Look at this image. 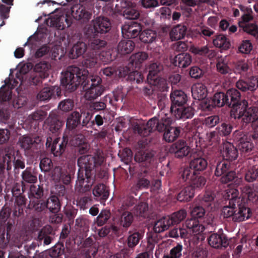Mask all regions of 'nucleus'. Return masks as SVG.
Returning <instances> with one entry per match:
<instances>
[{
	"label": "nucleus",
	"mask_w": 258,
	"mask_h": 258,
	"mask_svg": "<svg viewBox=\"0 0 258 258\" xmlns=\"http://www.w3.org/2000/svg\"><path fill=\"white\" fill-rule=\"evenodd\" d=\"M153 155L151 153L142 151H138L135 155V160L139 163L150 162Z\"/></svg>",
	"instance_id": "obj_64"
},
{
	"label": "nucleus",
	"mask_w": 258,
	"mask_h": 258,
	"mask_svg": "<svg viewBox=\"0 0 258 258\" xmlns=\"http://www.w3.org/2000/svg\"><path fill=\"white\" fill-rule=\"evenodd\" d=\"M13 165V155L11 154H6L4 157L3 161L0 163V173H4L6 169L8 171L12 169Z\"/></svg>",
	"instance_id": "obj_59"
},
{
	"label": "nucleus",
	"mask_w": 258,
	"mask_h": 258,
	"mask_svg": "<svg viewBox=\"0 0 258 258\" xmlns=\"http://www.w3.org/2000/svg\"><path fill=\"white\" fill-rule=\"evenodd\" d=\"M225 200L228 201L221 210V215L224 218L229 219L233 221L234 214L236 210V204L238 203L239 200V192L235 188L227 190L223 196Z\"/></svg>",
	"instance_id": "obj_6"
},
{
	"label": "nucleus",
	"mask_w": 258,
	"mask_h": 258,
	"mask_svg": "<svg viewBox=\"0 0 258 258\" xmlns=\"http://www.w3.org/2000/svg\"><path fill=\"white\" fill-rule=\"evenodd\" d=\"M236 87L242 92L254 91L258 87V76L246 80L240 79L236 82Z\"/></svg>",
	"instance_id": "obj_30"
},
{
	"label": "nucleus",
	"mask_w": 258,
	"mask_h": 258,
	"mask_svg": "<svg viewBox=\"0 0 258 258\" xmlns=\"http://www.w3.org/2000/svg\"><path fill=\"white\" fill-rule=\"evenodd\" d=\"M70 141L73 146L76 147V151L82 155L87 153L89 149V145L85 142L82 134L70 137Z\"/></svg>",
	"instance_id": "obj_32"
},
{
	"label": "nucleus",
	"mask_w": 258,
	"mask_h": 258,
	"mask_svg": "<svg viewBox=\"0 0 258 258\" xmlns=\"http://www.w3.org/2000/svg\"><path fill=\"white\" fill-rule=\"evenodd\" d=\"M191 60V56L189 53H181L171 59V62L174 66L184 68L190 65Z\"/></svg>",
	"instance_id": "obj_37"
},
{
	"label": "nucleus",
	"mask_w": 258,
	"mask_h": 258,
	"mask_svg": "<svg viewBox=\"0 0 258 258\" xmlns=\"http://www.w3.org/2000/svg\"><path fill=\"white\" fill-rule=\"evenodd\" d=\"M171 101L170 112L173 113L176 108L187 105L188 97L185 92L181 90H175L170 95Z\"/></svg>",
	"instance_id": "obj_24"
},
{
	"label": "nucleus",
	"mask_w": 258,
	"mask_h": 258,
	"mask_svg": "<svg viewBox=\"0 0 258 258\" xmlns=\"http://www.w3.org/2000/svg\"><path fill=\"white\" fill-rule=\"evenodd\" d=\"M238 154L237 149L232 144L227 142L224 145L222 152L223 160L230 163L237 158Z\"/></svg>",
	"instance_id": "obj_36"
},
{
	"label": "nucleus",
	"mask_w": 258,
	"mask_h": 258,
	"mask_svg": "<svg viewBox=\"0 0 258 258\" xmlns=\"http://www.w3.org/2000/svg\"><path fill=\"white\" fill-rule=\"evenodd\" d=\"M45 200L39 198H30L28 209L36 214L40 215L46 213Z\"/></svg>",
	"instance_id": "obj_35"
},
{
	"label": "nucleus",
	"mask_w": 258,
	"mask_h": 258,
	"mask_svg": "<svg viewBox=\"0 0 258 258\" xmlns=\"http://www.w3.org/2000/svg\"><path fill=\"white\" fill-rule=\"evenodd\" d=\"M46 212L58 213L61 209V203L57 196L52 195L45 200Z\"/></svg>",
	"instance_id": "obj_43"
},
{
	"label": "nucleus",
	"mask_w": 258,
	"mask_h": 258,
	"mask_svg": "<svg viewBox=\"0 0 258 258\" xmlns=\"http://www.w3.org/2000/svg\"><path fill=\"white\" fill-rule=\"evenodd\" d=\"M87 44L83 41H78L74 44L69 52V57L71 59H76L82 55L86 51Z\"/></svg>",
	"instance_id": "obj_41"
},
{
	"label": "nucleus",
	"mask_w": 258,
	"mask_h": 258,
	"mask_svg": "<svg viewBox=\"0 0 258 258\" xmlns=\"http://www.w3.org/2000/svg\"><path fill=\"white\" fill-rule=\"evenodd\" d=\"M140 22H132L130 24L124 25L122 28L121 31L122 35L127 37L128 38H134L140 36L141 32L145 25H149V22L147 19L140 20Z\"/></svg>",
	"instance_id": "obj_16"
},
{
	"label": "nucleus",
	"mask_w": 258,
	"mask_h": 258,
	"mask_svg": "<svg viewBox=\"0 0 258 258\" xmlns=\"http://www.w3.org/2000/svg\"><path fill=\"white\" fill-rule=\"evenodd\" d=\"M165 115V118L162 117V131L164 130L162 139L166 142L172 143L179 137L182 128L180 126H172V118L166 113Z\"/></svg>",
	"instance_id": "obj_11"
},
{
	"label": "nucleus",
	"mask_w": 258,
	"mask_h": 258,
	"mask_svg": "<svg viewBox=\"0 0 258 258\" xmlns=\"http://www.w3.org/2000/svg\"><path fill=\"white\" fill-rule=\"evenodd\" d=\"M70 137L63 133L62 140L59 138H55L52 143L50 151L54 157H60L64 152Z\"/></svg>",
	"instance_id": "obj_27"
},
{
	"label": "nucleus",
	"mask_w": 258,
	"mask_h": 258,
	"mask_svg": "<svg viewBox=\"0 0 258 258\" xmlns=\"http://www.w3.org/2000/svg\"><path fill=\"white\" fill-rule=\"evenodd\" d=\"M88 74V71L84 69L69 66L66 71L61 73V85L69 92L75 91L79 85L83 86L85 89L89 79Z\"/></svg>",
	"instance_id": "obj_3"
},
{
	"label": "nucleus",
	"mask_w": 258,
	"mask_h": 258,
	"mask_svg": "<svg viewBox=\"0 0 258 258\" xmlns=\"http://www.w3.org/2000/svg\"><path fill=\"white\" fill-rule=\"evenodd\" d=\"M87 83V86H90L86 89L84 95V97L87 100L91 101L96 99L105 91V88L102 85V79L98 76L89 77Z\"/></svg>",
	"instance_id": "obj_9"
},
{
	"label": "nucleus",
	"mask_w": 258,
	"mask_h": 258,
	"mask_svg": "<svg viewBox=\"0 0 258 258\" xmlns=\"http://www.w3.org/2000/svg\"><path fill=\"white\" fill-rule=\"evenodd\" d=\"M27 199L25 196L22 195L15 198L13 216L15 219L22 218L24 216V209L26 207Z\"/></svg>",
	"instance_id": "obj_33"
},
{
	"label": "nucleus",
	"mask_w": 258,
	"mask_h": 258,
	"mask_svg": "<svg viewBox=\"0 0 258 258\" xmlns=\"http://www.w3.org/2000/svg\"><path fill=\"white\" fill-rule=\"evenodd\" d=\"M93 194L97 201L100 203L104 202L109 196V191L106 186L103 183L96 185L93 190Z\"/></svg>",
	"instance_id": "obj_40"
},
{
	"label": "nucleus",
	"mask_w": 258,
	"mask_h": 258,
	"mask_svg": "<svg viewBox=\"0 0 258 258\" xmlns=\"http://www.w3.org/2000/svg\"><path fill=\"white\" fill-rule=\"evenodd\" d=\"M185 26L178 25L173 27L170 32V37L172 41L181 39L184 37L186 32Z\"/></svg>",
	"instance_id": "obj_49"
},
{
	"label": "nucleus",
	"mask_w": 258,
	"mask_h": 258,
	"mask_svg": "<svg viewBox=\"0 0 258 258\" xmlns=\"http://www.w3.org/2000/svg\"><path fill=\"white\" fill-rule=\"evenodd\" d=\"M191 93L195 99L199 100H204L207 96L208 90L204 84L197 83L192 86Z\"/></svg>",
	"instance_id": "obj_45"
},
{
	"label": "nucleus",
	"mask_w": 258,
	"mask_h": 258,
	"mask_svg": "<svg viewBox=\"0 0 258 258\" xmlns=\"http://www.w3.org/2000/svg\"><path fill=\"white\" fill-rule=\"evenodd\" d=\"M20 143L21 148L30 155L37 153L42 145L41 138L39 136L34 138L23 136L20 140Z\"/></svg>",
	"instance_id": "obj_17"
},
{
	"label": "nucleus",
	"mask_w": 258,
	"mask_h": 258,
	"mask_svg": "<svg viewBox=\"0 0 258 258\" xmlns=\"http://www.w3.org/2000/svg\"><path fill=\"white\" fill-rule=\"evenodd\" d=\"M153 231L151 232L148 238V248L150 249H153L155 244H157V248L155 254L157 258H159L160 253L161 243L158 244L159 240L161 239V219H159L155 221L153 224Z\"/></svg>",
	"instance_id": "obj_14"
},
{
	"label": "nucleus",
	"mask_w": 258,
	"mask_h": 258,
	"mask_svg": "<svg viewBox=\"0 0 258 258\" xmlns=\"http://www.w3.org/2000/svg\"><path fill=\"white\" fill-rule=\"evenodd\" d=\"M190 213L191 217L190 219H195L200 223L199 220H202L204 217L206 211L202 206L196 205L192 208L190 207Z\"/></svg>",
	"instance_id": "obj_60"
},
{
	"label": "nucleus",
	"mask_w": 258,
	"mask_h": 258,
	"mask_svg": "<svg viewBox=\"0 0 258 258\" xmlns=\"http://www.w3.org/2000/svg\"><path fill=\"white\" fill-rule=\"evenodd\" d=\"M135 133L138 134L140 136L147 137L151 133L157 130L159 133L161 132V126L160 125L158 119L156 117L151 118L146 124H136L133 126Z\"/></svg>",
	"instance_id": "obj_15"
},
{
	"label": "nucleus",
	"mask_w": 258,
	"mask_h": 258,
	"mask_svg": "<svg viewBox=\"0 0 258 258\" xmlns=\"http://www.w3.org/2000/svg\"><path fill=\"white\" fill-rule=\"evenodd\" d=\"M239 202L236 204V210L233 218V221L240 222L249 219L251 215L250 209L247 207L243 198L239 196Z\"/></svg>",
	"instance_id": "obj_20"
},
{
	"label": "nucleus",
	"mask_w": 258,
	"mask_h": 258,
	"mask_svg": "<svg viewBox=\"0 0 258 258\" xmlns=\"http://www.w3.org/2000/svg\"><path fill=\"white\" fill-rule=\"evenodd\" d=\"M232 129L233 126L231 124L223 122L220 126L216 127L217 131H213L209 134L208 138L212 143H219L220 142V136L226 137L229 136L231 134Z\"/></svg>",
	"instance_id": "obj_25"
},
{
	"label": "nucleus",
	"mask_w": 258,
	"mask_h": 258,
	"mask_svg": "<svg viewBox=\"0 0 258 258\" xmlns=\"http://www.w3.org/2000/svg\"><path fill=\"white\" fill-rule=\"evenodd\" d=\"M242 21L238 23L240 28L253 36H258V25L255 23H248L252 19V17L249 14H244L241 17Z\"/></svg>",
	"instance_id": "obj_29"
},
{
	"label": "nucleus",
	"mask_w": 258,
	"mask_h": 258,
	"mask_svg": "<svg viewBox=\"0 0 258 258\" xmlns=\"http://www.w3.org/2000/svg\"><path fill=\"white\" fill-rule=\"evenodd\" d=\"M133 70V67L129 62L127 66L120 67L119 69V74L121 77L127 76L126 80L131 82H136L138 84L143 81L144 77L141 73L138 71Z\"/></svg>",
	"instance_id": "obj_22"
},
{
	"label": "nucleus",
	"mask_w": 258,
	"mask_h": 258,
	"mask_svg": "<svg viewBox=\"0 0 258 258\" xmlns=\"http://www.w3.org/2000/svg\"><path fill=\"white\" fill-rule=\"evenodd\" d=\"M205 230V227L198 220L195 219H187L183 228L178 229L179 236L181 238H187L188 235H197L202 233Z\"/></svg>",
	"instance_id": "obj_13"
},
{
	"label": "nucleus",
	"mask_w": 258,
	"mask_h": 258,
	"mask_svg": "<svg viewBox=\"0 0 258 258\" xmlns=\"http://www.w3.org/2000/svg\"><path fill=\"white\" fill-rule=\"evenodd\" d=\"M195 190L191 186H186L183 188L177 196V200L179 202H187L193 198Z\"/></svg>",
	"instance_id": "obj_53"
},
{
	"label": "nucleus",
	"mask_w": 258,
	"mask_h": 258,
	"mask_svg": "<svg viewBox=\"0 0 258 258\" xmlns=\"http://www.w3.org/2000/svg\"><path fill=\"white\" fill-rule=\"evenodd\" d=\"M53 230L51 226H45L42 228L38 232L37 240L38 242V245H47L49 244L53 240Z\"/></svg>",
	"instance_id": "obj_34"
},
{
	"label": "nucleus",
	"mask_w": 258,
	"mask_h": 258,
	"mask_svg": "<svg viewBox=\"0 0 258 258\" xmlns=\"http://www.w3.org/2000/svg\"><path fill=\"white\" fill-rule=\"evenodd\" d=\"M22 184L26 183L33 184L37 181L36 173L33 171L31 167H27L22 173Z\"/></svg>",
	"instance_id": "obj_48"
},
{
	"label": "nucleus",
	"mask_w": 258,
	"mask_h": 258,
	"mask_svg": "<svg viewBox=\"0 0 258 258\" xmlns=\"http://www.w3.org/2000/svg\"><path fill=\"white\" fill-rule=\"evenodd\" d=\"M63 251L58 246L54 247L49 251H44L40 253H36L33 258H50L61 255Z\"/></svg>",
	"instance_id": "obj_50"
},
{
	"label": "nucleus",
	"mask_w": 258,
	"mask_h": 258,
	"mask_svg": "<svg viewBox=\"0 0 258 258\" xmlns=\"http://www.w3.org/2000/svg\"><path fill=\"white\" fill-rule=\"evenodd\" d=\"M135 43L130 39L121 40L117 45L118 53L121 55L130 53L135 48Z\"/></svg>",
	"instance_id": "obj_47"
},
{
	"label": "nucleus",
	"mask_w": 258,
	"mask_h": 258,
	"mask_svg": "<svg viewBox=\"0 0 258 258\" xmlns=\"http://www.w3.org/2000/svg\"><path fill=\"white\" fill-rule=\"evenodd\" d=\"M147 81L151 85L160 89L161 87V67L160 64L152 63L149 68Z\"/></svg>",
	"instance_id": "obj_23"
},
{
	"label": "nucleus",
	"mask_w": 258,
	"mask_h": 258,
	"mask_svg": "<svg viewBox=\"0 0 258 258\" xmlns=\"http://www.w3.org/2000/svg\"><path fill=\"white\" fill-rule=\"evenodd\" d=\"M213 43L216 47L224 49H227L230 46L229 41L222 34L217 35L216 37L213 39Z\"/></svg>",
	"instance_id": "obj_57"
},
{
	"label": "nucleus",
	"mask_w": 258,
	"mask_h": 258,
	"mask_svg": "<svg viewBox=\"0 0 258 258\" xmlns=\"http://www.w3.org/2000/svg\"><path fill=\"white\" fill-rule=\"evenodd\" d=\"M111 28L110 20L105 17H98L93 20L85 31L87 38H94L109 32Z\"/></svg>",
	"instance_id": "obj_4"
},
{
	"label": "nucleus",
	"mask_w": 258,
	"mask_h": 258,
	"mask_svg": "<svg viewBox=\"0 0 258 258\" xmlns=\"http://www.w3.org/2000/svg\"><path fill=\"white\" fill-rule=\"evenodd\" d=\"M230 163L226 160L218 161L216 163L214 175L221 177L220 181L222 183L232 182L237 177L236 172L230 169Z\"/></svg>",
	"instance_id": "obj_8"
},
{
	"label": "nucleus",
	"mask_w": 258,
	"mask_h": 258,
	"mask_svg": "<svg viewBox=\"0 0 258 258\" xmlns=\"http://www.w3.org/2000/svg\"><path fill=\"white\" fill-rule=\"evenodd\" d=\"M234 70L235 73L244 75L249 70L248 61L244 59L237 61L234 63Z\"/></svg>",
	"instance_id": "obj_58"
},
{
	"label": "nucleus",
	"mask_w": 258,
	"mask_h": 258,
	"mask_svg": "<svg viewBox=\"0 0 258 258\" xmlns=\"http://www.w3.org/2000/svg\"><path fill=\"white\" fill-rule=\"evenodd\" d=\"M82 114L81 111H74L68 115L64 134L70 137L82 134L80 133V127Z\"/></svg>",
	"instance_id": "obj_10"
},
{
	"label": "nucleus",
	"mask_w": 258,
	"mask_h": 258,
	"mask_svg": "<svg viewBox=\"0 0 258 258\" xmlns=\"http://www.w3.org/2000/svg\"><path fill=\"white\" fill-rule=\"evenodd\" d=\"M99 55V53L98 52L88 51L83 57L82 62L83 67L90 69L95 68L97 63Z\"/></svg>",
	"instance_id": "obj_42"
},
{
	"label": "nucleus",
	"mask_w": 258,
	"mask_h": 258,
	"mask_svg": "<svg viewBox=\"0 0 258 258\" xmlns=\"http://www.w3.org/2000/svg\"><path fill=\"white\" fill-rule=\"evenodd\" d=\"M20 72L23 74L22 79H20V80H21L22 82L27 83L30 86H35L37 88L41 86L43 82L45 79L41 77L40 74H38V73L33 71L25 73L23 72V69H21Z\"/></svg>",
	"instance_id": "obj_28"
},
{
	"label": "nucleus",
	"mask_w": 258,
	"mask_h": 258,
	"mask_svg": "<svg viewBox=\"0 0 258 258\" xmlns=\"http://www.w3.org/2000/svg\"><path fill=\"white\" fill-rule=\"evenodd\" d=\"M63 212L68 220L70 225L74 223V219L78 213V209L71 205H66L63 209Z\"/></svg>",
	"instance_id": "obj_55"
},
{
	"label": "nucleus",
	"mask_w": 258,
	"mask_h": 258,
	"mask_svg": "<svg viewBox=\"0 0 258 258\" xmlns=\"http://www.w3.org/2000/svg\"><path fill=\"white\" fill-rule=\"evenodd\" d=\"M148 54L144 51H139L132 55L130 58V62L133 69H140L141 64L148 58Z\"/></svg>",
	"instance_id": "obj_46"
},
{
	"label": "nucleus",
	"mask_w": 258,
	"mask_h": 258,
	"mask_svg": "<svg viewBox=\"0 0 258 258\" xmlns=\"http://www.w3.org/2000/svg\"><path fill=\"white\" fill-rule=\"evenodd\" d=\"M234 141L237 143L238 148L244 156H248L253 153L254 145L246 137V134L242 131H235L233 134Z\"/></svg>",
	"instance_id": "obj_12"
},
{
	"label": "nucleus",
	"mask_w": 258,
	"mask_h": 258,
	"mask_svg": "<svg viewBox=\"0 0 258 258\" xmlns=\"http://www.w3.org/2000/svg\"><path fill=\"white\" fill-rule=\"evenodd\" d=\"M178 177L180 182H187L190 183L189 186H191L194 190L203 188L207 182L206 178L200 173L191 171L188 168H180Z\"/></svg>",
	"instance_id": "obj_5"
},
{
	"label": "nucleus",
	"mask_w": 258,
	"mask_h": 258,
	"mask_svg": "<svg viewBox=\"0 0 258 258\" xmlns=\"http://www.w3.org/2000/svg\"><path fill=\"white\" fill-rule=\"evenodd\" d=\"M128 234L127 239V245L130 248H134L139 243L142 235L141 233L137 231L134 232L130 231Z\"/></svg>",
	"instance_id": "obj_61"
},
{
	"label": "nucleus",
	"mask_w": 258,
	"mask_h": 258,
	"mask_svg": "<svg viewBox=\"0 0 258 258\" xmlns=\"http://www.w3.org/2000/svg\"><path fill=\"white\" fill-rule=\"evenodd\" d=\"M157 34L155 31L151 29H146L140 34V39L145 43H152L155 40Z\"/></svg>",
	"instance_id": "obj_56"
},
{
	"label": "nucleus",
	"mask_w": 258,
	"mask_h": 258,
	"mask_svg": "<svg viewBox=\"0 0 258 258\" xmlns=\"http://www.w3.org/2000/svg\"><path fill=\"white\" fill-rule=\"evenodd\" d=\"M104 159L100 156H93L91 155L80 157L77 160L79 167L76 182V190L80 194H85L83 197L78 198L77 205L81 209L88 208L89 204L92 201L90 190L96 181L95 167L100 166Z\"/></svg>",
	"instance_id": "obj_1"
},
{
	"label": "nucleus",
	"mask_w": 258,
	"mask_h": 258,
	"mask_svg": "<svg viewBox=\"0 0 258 258\" xmlns=\"http://www.w3.org/2000/svg\"><path fill=\"white\" fill-rule=\"evenodd\" d=\"M99 36L94 38H88L89 39V47L90 50L89 51L98 52L102 49L106 45V42L102 39L99 38Z\"/></svg>",
	"instance_id": "obj_51"
},
{
	"label": "nucleus",
	"mask_w": 258,
	"mask_h": 258,
	"mask_svg": "<svg viewBox=\"0 0 258 258\" xmlns=\"http://www.w3.org/2000/svg\"><path fill=\"white\" fill-rule=\"evenodd\" d=\"M120 12L125 19L129 20H137L140 16L135 5L128 1L121 3Z\"/></svg>",
	"instance_id": "obj_26"
},
{
	"label": "nucleus",
	"mask_w": 258,
	"mask_h": 258,
	"mask_svg": "<svg viewBox=\"0 0 258 258\" xmlns=\"http://www.w3.org/2000/svg\"><path fill=\"white\" fill-rule=\"evenodd\" d=\"M52 177L54 180L62 182L66 185L70 183L71 181V175L61 171L59 167L55 168L52 173Z\"/></svg>",
	"instance_id": "obj_52"
},
{
	"label": "nucleus",
	"mask_w": 258,
	"mask_h": 258,
	"mask_svg": "<svg viewBox=\"0 0 258 258\" xmlns=\"http://www.w3.org/2000/svg\"><path fill=\"white\" fill-rule=\"evenodd\" d=\"M133 220L134 216L133 214L128 211H124L121 215L119 224L123 228H127L131 226Z\"/></svg>",
	"instance_id": "obj_62"
},
{
	"label": "nucleus",
	"mask_w": 258,
	"mask_h": 258,
	"mask_svg": "<svg viewBox=\"0 0 258 258\" xmlns=\"http://www.w3.org/2000/svg\"><path fill=\"white\" fill-rule=\"evenodd\" d=\"M207 166L208 162L206 159L203 157H198L190 161L189 166H184L181 168H188L191 171L200 173L205 170Z\"/></svg>",
	"instance_id": "obj_38"
},
{
	"label": "nucleus",
	"mask_w": 258,
	"mask_h": 258,
	"mask_svg": "<svg viewBox=\"0 0 258 258\" xmlns=\"http://www.w3.org/2000/svg\"><path fill=\"white\" fill-rule=\"evenodd\" d=\"M49 64L46 62H40L37 63L34 68L33 71L40 74L41 76L43 78L46 79L48 77V71L49 69Z\"/></svg>",
	"instance_id": "obj_63"
},
{
	"label": "nucleus",
	"mask_w": 258,
	"mask_h": 258,
	"mask_svg": "<svg viewBox=\"0 0 258 258\" xmlns=\"http://www.w3.org/2000/svg\"><path fill=\"white\" fill-rule=\"evenodd\" d=\"M212 101L215 107H221L226 105L230 108V116L235 119L240 116L245 100L241 99V94L238 90L231 88L225 93L216 92L212 97Z\"/></svg>",
	"instance_id": "obj_2"
},
{
	"label": "nucleus",
	"mask_w": 258,
	"mask_h": 258,
	"mask_svg": "<svg viewBox=\"0 0 258 258\" xmlns=\"http://www.w3.org/2000/svg\"><path fill=\"white\" fill-rule=\"evenodd\" d=\"M244 106L239 117H236L241 127L251 123L252 126L258 127V108L254 106L248 107V103L245 100Z\"/></svg>",
	"instance_id": "obj_7"
},
{
	"label": "nucleus",
	"mask_w": 258,
	"mask_h": 258,
	"mask_svg": "<svg viewBox=\"0 0 258 258\" xmlns=\"http://www.w3.org/2000/svg\"><path fill=\"white\" fill-rule=\"evenodd\" d=\"M186 215V210L181 209L170 216H162V232L167 230L171 225L180 223L185 218Z\"/></svg>",
	"instance_id": "obj_19"
},
{
	"label": "nucleus",
	"mask_w": 258,
	"mask_h": 258,
	"mask_svg": "<svg viewBox=\"0 0 258 258\" xmlns=\"http://www.w3.org/2000/svg\"><path fill=\"white\" fill-rule=\"evenodd\" d=\"M72 17L81 23H87L91 18L92 13L80 4H75L70 8Z\"/></svg>",
	"instance_id": "obj_21"
},
{
	"label": "nucleus",
	"mask_w": 258,
	"mask_h": 258,
	"mask_svg": "<svg viewBox=\"0 0 258 258\" xmlns=\"http://www.w3.org/2000/svg\"><path fill=\"white\" fill-rule=\"evenodd\" d=\"M209 244L215 248H226L229 245L227 236L223 233H213L208 238Z\"/></svg>",
	"instance_id": "obj_31"
},
{
	"label": "nucleus",
	"mask_w": 258,
	"mask_h": 258,
	"mask_svg": "<svg viewBox=\"0 0 258 258\" xmlns=\"http://www.w3.org/2000/svg\"><path fill=\"white\" fill-rule=\"evenodd\" d=\"M49 130L52 133H58L62 127L63 122L54 114H50L46 119Z\"/></svg>",
	"instance_id": "obj_44"
},
{
	"label": "nucleus",
	"mask_w": 258,
	"mask_h": 258,
	"mask_svg": "<svg viewBox=\"0 0 258 258\" xmlns=\"http://www.w3.org/2000/svg\"><path fill=\"white\" fill-rule=\"evenodd\" d=\"M177 119H186L191 118L194 115V109L188 105H183L177 107L173 111V113Z\"/></svg>",
	"instance_id": "obj_39"
},
{
	"label": "nucleus",
	"mask_w": 258,
	"mask_h": 258,
	"mask_svg": "<svg viewBox=\"0 0 258 258\" xmlns=\"http://www.w3.org/2000/svg\"><path fill=\"white\" fill-rule=\"evenodd\" d=\"M191 149L186 141L180 139L172 144L169 149L171 154L176 158L182 159L187 157L190 153Z\"/></svg>",
	"instance_id": "obj_18"
},
{
	"label": "nucleus",
	"mask_w": 258,
	"mask_h": 258,
	"mask_svg": "<svg viewBox=\"0 0 258 258\" xmlns=\"http://www.w3.org/2000/svg\"><path fill=\"white\" fill-rule=\"evenodd\" d=\"M50 25L58 29L63 30L66 27H69L70 24L68 19L63 17L51 18L50 21Z\"/></svg>",
	"instance_id": "obj_54"
}]
</instances>
